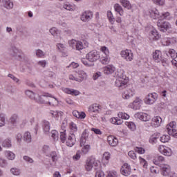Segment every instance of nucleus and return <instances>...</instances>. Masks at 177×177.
Returning <instances> with one entry per match:
<instances>
[{
  "instance_id": "1",
  "label": "nucleus",
  "mask_w": 177,
  "mask_h": 177,
  "mask_svg": "<svg viewBox=\"0 0 177 177\" xmlns=\"http://www.w3.org/2000/svg\"><path fill=\"white\" fill-rule=\"evenodd\" d=\"M118 79L115 81L116 86L118 88H125V85L128 84V80L127 76L124 74V71H122L120 73H118Z\"/></svg>"
},
{
  "instance_id": "2",
  "label": "nucleus",
  "mask_w": 177,
  "mask_h": 177,
  "mask_svg": "<svg viewBox=\"0 0 177 177\" xmlns=\"http://www.w3.org/2000/svg\"><path fill=\"white\" fill-rule=\"evenodd\" d=\"M158 99V95L156 93H149L144 98L145 104H154Z\"/></svg>"
},
{
  "instance_id": "3",
  "label": "nucleus",
  "mask_w": 177,
  "mask_h": 177,
  "mask_svg": "<svg viewBox=\"0 0 177 177\" xmlns=\"http://www.w3.org/2000/svg\"><path fill=\"white\" fill-rule=\"evenodd\" d=\"M10 55L17 60H23V52L16 47L11 48Z\"/></svg>"
},
{
  "instance_id": "4",
  "label": "nucleus",
  "mask_w": 177,
  "mask_h": 177,
  "mask_svg": "<svg viewBox=\"0 0 177 177\" xmlns=\"http://www.w3.org/2000/svg\"><path fill=\"white\" fill-rule=\"evenodd\" d=\"M157 26L160 31H162V32H165V31H168V30L171 28V24L162 19H159L158 21Z\"/></svg>"
},
{
  "instance_id": "5",
  "label": "nucleus",
  "mask_w": 177,
  "mask_h": 177,
  "mask_svg": "<svg viewBox=\"0 0 177 177\" xmlns=\"http://www.w3.org/2000/svg\"><path fill=\"white\" fill-rule=\"evenodd\" d=\"M86 59L88 60V62L93 63V62H96L100 59V55L97 51L92 50L86 55Z\"/></svg>"
},
{
  "instance_id": "6",
  "label": "nucleus",
  "mask_w": 177,
  "mask_h": 177,
  "mask_svg": "<svg viewBox=\"0 0 177 177\" xmlns=\"http://www.w3.org/2000/svg\"><path fill=\"white\" fill-rule=\"evenodd\" d=\"M101 50L103 52V53H104L105 56L100 58V62L102 64H109L110 62V59L109 58V48H107L106 46H103L101 48Z\"/></svg>"
},
{
  "instance_id": "7",
  "label": "nucleus",
  "mask_w": 177,
  "mask_h": 177,
  "mask_svg": "<svg viewBox=\"0 0 177 177\" xmlns=\"http://www.w3.org/2000/svg\"><path fill=\"white\" fill-rule=\"evenodd\" d=\"M120 55L127 62H132L133 60V53H132L131 50H122Z\"/></svg>"
},
{
  "instance_id": "8",
  "label": "nucleus",
  "mask_w": 177,
  "mask_h": 177,
  "mask_svg": "<svg viewBox=\"0 0 177 177\" xmlns=\"http://www.w3.org/2000/svg\"><path fill=\"white\" fill-rule=\"evenodd\" d=\"M93 167L95 169H97V167H99V162L95 160V159H91L86 164V171H91Z\"/></svg>"
},
{
  "instance_id": "9",
  "label": "nucleus",
  "mask_w": 177,
  "mask_h": 177,
  "mask_svg": "<svg viewBox=\"0 0 177 177\" xmlns=\"http://www.w3.org/2000/svg\"><path fill=\"white\" fill-rule=\"evenodd\" d=\"M131 166L128 163H124L120 169V172L124 176H129L131 175Z\"/></svg>"
},
{
  "instance_id": "10",
  "label": "nucleus",
  "mask_w": 177,
  "mask_h": 177,
  "mask_svg": "<svg viewBox=\"0 0 177 177\" xmlns=\"http://www.w3.org/2000/svg\"><path fill=\"white\" fill-rule=\"evenodd\" d=\"M158 151L164 156H167L168 157L172 156V150L169 147H167L164 145H161L158 147Z\"/></svg>"
},
{
  "instance_id": "11",
  "label": "nucleus",
  "mask_w": 177,
  "mask_h": 177,
  "mask_svg": "<svg viewBox=\"0 0 177 177\" xmlns=\"http://www.w3.org/2000/svg\"><path fill=\"white\" fill-rule=\"evenodd\" d=\"M48 97H52V95L48 94V95H40L38 98H35V101L40 104H48Z\"/></svg>"
},
{
  "instance_id": "12",
  "label": "nucleus",
  "mask_w": 177,
  "mask_h": 177,
  "mask_svg": "<svg viewBox=\"0 0 177 177\" xmlns=\"http://www.w3.org/2000/svg\"><path fill=\"white\" fill-rule=\"evenodd\" d=\"M161 122H162V119L160 116H155L152 118L151 122V126L153 128H158L160 125H161Z\"/></svg>"
},
{
  "instance_id": "13",
  "label": "nucleus",
  "mask_w": 177,
  "mask_h": 177,
  "mask_svg": "<svg viewBox=\"0 0 177 177\" xmlns=\"http://www.w3.org/2000/svg\"><path fill=\"white\" fill-rule=\"evenodd\" d=\"M160 172L163 176H168L171 171V166L168 165H162L160 166Z\"/></svg>"
},
{
  "instance_id": "14",
  "label": "nucleus",
  "mask_w": 177,
  "mask_h": 177,
  "mask_svg": "<svg viewBox=\"0 0 177 177\" xmlns=\"http://www.w3.org/2000/svg\"><path fill=\"white\" fill-rule=\"evenodd\" d=\"M135 118H138L141 121H150V115H149L147 113L139 112L135 114Z\"/></svg>"
},
{
  "instance_id": "15",
  "label": "nucleus",
  "mask_w": 177,
  "mask_h": 177,
  "mask_svg": "<svg viewBox=\"0 0 177 177\" xmlns=\"http://www.w3.org/2000/svg\"><path fill=\"white\" fill-rule=\"evenodd\" d=\"M75 135L74 133H70L66 140V146L68 147H73L75 145Z\"/></svg>"
},
{
  "instance_id": "16",
  "label": "nucleus",
  "mask_w": 177,
  "mask_h": 177,
  "mask_svg": "<svg viewBox=\"0 0 177 177\" xmlns=\"http://www.w3.org/2000/svg\"><path fill=\"white\" fill-rule=\"evenodd\" d=\"M92 17H93V12L86 11L82 15L81 20L82 21H89V20L92 19Z\"/></svg>"
},
{
  "instance_id": "17",
  "label": "nucleus",
  "mask_w": 177,
  "mask_h": 177,
  "mask_svg": "<svg viewBox=\"0 0 177 177\" xmlns=\"http://www.w3.org/2000/svg\"><path fill=\"white\" fill-rule=\"evenodd\" d=\"M107 141L109 145L113 147H115V146L118 145V139L113 136H109L107 138Z\"/></svg>"
},
{
  "instance_id": "18",
  "label": "nucleus",
  "mask_w": 177,
  "mask_h": 177,
  "mask_svg": "<svg viewBox=\"0 0 177 177\" xmlns=\"http://www.w3.org/2000/svg\"><path fill=\"white\" fill-rule=\"evenodd\" d=\"M134 95H135V91L132 89H129L125 91L122 93V97L124 99L128 100V99H131V97H132Z\"/></svg>"
},
{
  "instance_id": "19",
  "label": "nucleus",
  "mask_w": 177,
  "mask_h": 177,
  "mask_svg": "<svg viewBox=\"0 0 177 177\" xmlns=\"http://www.w3.org/2000/svg\"><path fill=\"white\" fill-rule=\"evenodd\" d=\"M42 127L44 129V132L46 135H48L49 131H50V123L46 120L43 121Z\"/></svg>"
},
{
  "instance_id": "20",
  "label": "nucleus",
  "mask_w": 177,
  "mask_h": 177,
  "mask_svg": "<svg viewBox=\"0 0 177 177\" xmlns=\"http://www.w3.org/2000/svg\"><path fill=\"white\" fill-rule=\"evenodd\" d=\"M64 92H65V93H68V95H72L73 96H78V95H80V91L74 89H70L69 88H64Z\"/></svg>"
},
{
  "instance_id": "21",
  "label": "nucleus",
  "mask_w": 177,
  "mask_h": 177,
  "mask_svg": "<svg viewBox=\"0 0 177 177\" xmlns=\"http://www.w3.org/2000/svg\"><path fill=\"white\" fill-rule=\"evenodd\" d=\"M115 71V67L113 65H109L104 68V74H113Z\"/></svg>"
},
{
  "instance_id": "22",
  "label": "nucleus",
  "mask_w": 177,
  "mask_h": 177,
  "mask_svg": "<svg viewBox=\"0 0 177 177\" xmlns=\"http://www.w3.org/2000/svg\"><path fill=\"white\" fill-rule=\"evenodd\" d=\"M157 139H160V133H153L149 138V142L154 145V143H157Z\"/></svg>"
},
{
  "instance_id": "23",
  "label": "nucleus",
  "mask_w": 177,
  "mask_h": 177,
  "mask_svg": "<svg viewBox=\"0 0 177 177\" xmlns=\"http://www.w3.org/2000/svg\"><path fill=\"white\" fill-rule=\"evenodd\" d=\"M149 13L151 19H154L155 20L161 17V16H160V12L156 9L151 10Z\"/></svg>"
},
{
  "instance_id": "24",
  "label": "nucleus",
  "mask_w": 177,
  "mask_h": 177,
  "mask_svg": "<svg viewBox=\"0 0 177 177\" xmlns=\"http://www.w3.org/2000/svg\"><path fill=\"white\" fill-rule=\"evenodd\" d=\"M100 109V106L97 104H92L89 106L88 110L92 113H99V110Z\"/></svg>"
},
{
  "instance_id": "25",
  "label": "nucleus",
  "mask_w": 177,
  "mask_h": 177,
  "mask_svg": "<svg viewBox=\"0 0 177 177\" xmlns=\"http://www.w3.org/2000/svg\"><path fill=\"white\" fill-rule=\"evenodd\" d=\"M1 146L8 149L12 147V139L7 138L2 142Z\"/></svg>"
},
{
  "instance_id": "26",
  "label": "nucleus",
  "mask_w": 177,
  "mask_h": 177,
  "mask_svg": "<svg viewBox=\"0 0 177 177\" xmlns=\"http://www.w3.org/2000/svg\"><path fill=\"white\" fill-rule=\"evenodd\" d=\"M25 93L28 97H30V99H32V100H35L37 97V94H35V93L30 90H26Z\"/></svg>"
},
{
  "instance_id": "27",
  "label": "nucleus",
  "mask_w": 177,
  "mask_h": 177,
  "mask_svg": "<svg viewBox=\"0 0 177 177\" xmlns=\"http://www.w3.org/2000/svg\"><path fill=\"white\" fill-rule=\"evenodd\" d=\"M53 98H48V102L47 104H49V106H56L57 105V104L59 103V101H57V99H56V97H52Z\"/></svg>"
},
{
  "instance_id": "28",
  "label": "nucleus",
  "mask_w": 177,
  "mask_h": 177,
  "mask_svg": "<svg viewBox=\"0 0 177 177\" xmlns=\"http://www.w3.org/2000/svg\"><path fill=\"white\" fill-rule=\"evenodd\" d=\"M24 140L26 142V143H30L32 138H31V133L26 131L24 134Z\"/></svg>"
},
{
  "instance_id": "29",
  "label": "nucleus",
  "mask_w": 177,
  "mask_h": 177,
  "mask_svg": "<svg viewBox=\"0 0 177 177\" xmlns=\"http://www.w3.org/2000/svg\"><path fill=\"white\" fill-rule=\"evenodd\" d=\"M17 120H19V115L17 114H13L9 119V122L12 125L17 124Z\"/></svg>"
},
{
  "instance_id": "30",
  "label": "nucleus",
  "mask_w": 177,
  "mask_h": 177,
  "mask_svg": "<svg viewBox=\"0 0 177 177\" xmlns=\"http://www.w3.org/2000/svg\"><path fill=\"white\" fill-rule=\"evenodd\" d=\"M132 108L133 110H139L140 109V100L137 99L132 103Z\"/></svg>"
},
{
  "instance_id": "31",
  "label": "nucleus",
  "mask_w": 177,
  "mask_h": 177,
  "mask_svg": "<svg viewBox=\"0 0 177 177\" xmlns=\"http://www.w3.org/2000/svg\"><path fill=\"white\" fill-rule=\"evenodd\" d=\"M3 4L6 9H12L13 8V3L10 0H3Z\"/></svg>"
},
{
  "instance_id": "32",
  "label": "nucleus",
  "mask_w": 177,
  "mask_h": 177,
  "mask_svg": "<svg viewBox=\"0 0 177 177\" xmlns=\"http://www.w3.org/2000/svg\"><path fill=\"white\" fill-rule=\"evenodd\" d=\"M161 54V51L159 50H156L153 55V58L154 59V60H156V62H157V63H159L160 62V57H161V56H160V55Z\"/></svg>"
},
{
  "instance_id": "33",
  "label": "nucleus",
  "mask_w": 177,
  "mask_h": 177,
  "mask_svg": "<svg viewBox=\"0 0 177 177\" xmlns=\"http://www.w3.org/2000/svg\"><path fill=\"white\" fill-rule=\"evenodd\" d=\"M120 2L124 8H126V9H131L132 8V6L131 5V3L128 0H120Z\"/></svg>"
},
{
  "instance_id": "34",
  "label": "nucleus",
  "mask_w": 177,
  "mask_h": 177,
  "mask_svg": "<svg viewBox=\"0 0 177 177\" xmlns=\"http://www.w3.org/2000/svg\"><path fill=\"white\" fill-rule=\"evenodd\" d=\"M114 9L115 12L119 13L120 16H122V15H124V10H122V7H121L120 4H115Z\"/></svg>"
},
{
  "instance_id": "35",
  "label": "nucleus",
  "mask_w": 177,
  "mask_h": 177,
  "mask_svg": "<svg viewBox=\"0 0 177 177\" xmlns=\"http://www.w3.org/2000/svg\"><path fill=\"white\" fill-rule=\"evenodd\" d=\"M167 132L169 136H171L174 138H177V130L175 129H169V127H167Z\"/></svg>"
},
{
  "instance_id": "36",
  "label": "nucleus",
  "mask_w": 177,
  "mask_h": 177,
  "mask_svg": "<svg viewBox=\"0 0 177 177\" xmlns=\"http://www.w3.org/2000/svg\"><path fill=\"white\" fill-rule=\"evenodd\" d=\"M151 34L152 35L153 39H156V40L160 39L161 37V35L158 34V32H157V30L156 29H153V30H151Z\"/></svg>"
},
{
  "instance_id": "37",
  "label": "nucleus",
  "mask_w": 177,
  "mask_h": 177,
  "mask_svg": "<svg viewBox=\"0 0 177 177\" xmlns=\"http://www.w3.org/2000/svg\"><path fill=\"white\" fill-rule=\"evenodd\" d=\"M5 154L8 160H15V158L16 157L15 153L10 151H6Z\"/></svg>"
},
{
  "instance_id": "38",
  "label": "nucleus",
  "mask_w": 177,
  "mask_h": 177,
  "mask_svg": "<svg viewBox=\"0 0 177 177\" xmlns=\"http://www.w3.org/2000/svg\"><path fill=\"white\" fill-rule=\"evenodd\" d=\"M5 117H6L5 113L0 114V127H4V125L6 124Z\"/></svg>"
},
{
  "instance_id": "39",
  "label": "nucleus",
  "mask_w": 177,
  "mask_h": 177,
  "mask_svg": "<svg viewBox=\"0 0 177 177\" xmlns=\"http://www.w3.org/2000/svg\"><path fill=\"white\" fill-rule=\"evenodd\" d=\"M170 139L171 137L169 135H163L162 137H160V140L162 142V143H167V142H169Z\"/></svg>"
},
{
  "instance_id": "40",
  "label": "nucleus",
  "mask_w": 177,
  "mask_h": 177,
  "mask_svg": "<svg viewBox=\"0 0 177 177\" xmlns=\"http://www.w3.org/2000/svg\"><path fill=\"white\" fill-rule=\"evenodd\" d=\"M53 162H56L57 160H59V157H57V153L56 151H52L50 154Z\"/></svg>"
},
{
  "instance_id": "41",
  "label": "nucleus",
  "mask_w": 177,
  "mask_h": 177,
  "mask_svg": "<svg viewBox=\"0 0 177 177\" xmlns=\"http://www.w3.org/2000/svg\"><path fill=\"white\" fill-rule=\"evenodd\" d=\"M66 130L62 129V131H60V139L62 143H64L66 142Z\"/></svg>"
},
{
  "instance_id": "42",
  "label": "nucleus",
  "mask_w": 177,
  "mask_h": 177,
  "mask_svg": "<svg viewBox=\"0 0 177 177\" xmlns=\"http://www.w3.org/2000/svg\"><path fill=\"white\" fill-rule=\"evenodd\" d=\"M162 161H164V157L159 156L158 157H156L154 160H153V162L154 164H156V165H158V162H162Z\"/></svg>"
},
{
  "instance_id": "43",
  "label": "nucleus",
  "mask_w": 177,
  "mask_h": 177,
  "mask_svg": "<svg viewBox=\"0 0 177 177\" xmlns=\"http://www.w3.org/2000/svg\"><path fill=\"white\" fill-rule=\"evenodd\" d=\"M107 17L111 23H114L115 21L114 19V16H113V13L111 11H108L107 12Z\"/></svg>"
},
{
  "instance_id": "44",
  "label": "nucleus",
  "mask_w": 177,
  "mask_h": 177,
  "mask_svg": "<svg viewBox=\"0 0 177 177\" xmlns=\"http://www.w3.org/2000/svg\"><path fill=\"white\" fill-rule=\"evenodd\" d=\"M118 117L121 118L122 120H129V115H128L126 113H119Z\"/></svg>"
},
{
  "instance_id": "45",
  "label": "nucleus",
  "mask_w": 177,
  "mask_h": 177,
  "mask_svg": "<svg viewBox=\"0 0 177 177\" xmlns=\"http://www.w3.org/2000/svg\"><path fill=\"white\" fill-rule=\"evenodd\" d=\"M10 172H11V174H12V175H15V176L20 175V174H21L20 169H19L17 168H12L10 169Z\"/></svg>"
},
{
  "instance_id": "46",
  "label": "nucleus",
  "mask_w": 177,
  "mask_h": 177,
  "mask_svg": "<svg viewBox=\"0 0 177 177\" xmlns=\"http://www.w3.org/2000/svg\"><path fill=\"white\" fill-rule=\"evenodd\" d=\"M152 1L156 5H159L160 6H162L165 4V0H152Z\"/></svg>"
},
{
  "instance_id": "47",
  "label": "nucleus",
  "mask_w": 177,
  "mask_h": 177,
  "mask_svg": "<svg viewBox=\"0 0 177 177\" xmlns=\"http://www.w3.org/2000/svg\"><path fill=\"white\" fill-rule=\"evenodd\" d=\"M127 127L129 129H131V131H135V129H136V125L133 122H128Z\"/></svg>"
},
{
  "instance_id": "48",
  "label": "nucleus",
  "mask_w": 177,
  "mask_h": 177,
  "mask_svg": "<svg viewBox=\"0 0 177 177\" xmlns=\"http://www.w3.org/2000/svg\"><path fill=\"white\" fill-rule=\"evenodd\" d=\"M6 165H8V162L6 161V160L0 158V167H1V168H5Z\"/></svg>"
},
{
  "instance_id": "49",
  "label": "nucleus",
  "mask_w": 177,
  "mask_h": 177,
  "mask_svg": "<svg viewBox=\"0 0 177 177\" xmlns=\"http://www.w3.org/2000/svg\"><path fill=\"white\" fill-rule=\"evenodd\" d=\"M84 48V44H82V41H77V44H76L75 49L77 50H82Z\"/></svg>"
},
{
  "instance_id": "50",
  "label": "nucleus",
  "mask_w": 177,
  "mask_h": 177,
  "mask_svg": "<svg viewBox=\"0 0 177 177\" xmlns=\"http://www.w3.org/2000/svg\"><path fill=\"white\" fill-rule=\"evenodd\" d=\"M57 135H58L57 131L53 130L51 131V136L54 139V140H57V139H59V137L57 136Z\"/></svg>"
},
{
  "instance_id": "51",
  "label": "nucleus",
  "mask_w": 177,
  "mask_h": 177,
  "mask_svg": "<svg viewBox=\"0 0 177 177\" xmlns=\"http://www.w3.org/2000/svg\"><path fill=\"white\" fill-rule=\"evenodd\" d=\"M77 43L78 41L72 39L69 41V46H71V48H73V49H75Z\"/></svg>"
},
{
  "instance_id": "52",
  "label": "nucleus",
  "mask_w": 177,
  "mask_h": 177,
  "mask_svg": "<svg viewBox=\"0 0 177 177\" xmlns=\"http://www.w3.org/2000/svg\"><path fill=\"white\" fill-rule=\"evenodd\" d=\"M36 55L37 57H44L45 56V53L42 50L38 49L36 50Z\"/></svg>"
},
{
  "instance_id": "53",
  "label": "nucleus",
  "mask_w": 177,
  "mask_h": 177,
  "mask_svg": "<svg viewBox=\"0 0 177 177\" xmlns=\"http://www.w3.org/2000/svg\"><path fill=\"white\" fill-rule=\"evenodd\" d=\"M8 77H9L10 78H11V80H14L15 82H16V84H20V80H19L17 77H16L15 75H12V74H8Z\"/></svg>"
},
{
  "instance_id": "54",
  "label": "nucleus",
  "mask_w": 177,
  "mask_h": 177,
  "mask_svg": "<svg viewBox=\"0 0 177 177\" xmlns=\"http://www.w3.org/2000/svg\"><path fill=\"white\" fill-rule=\"evenodd\" d=\"M84 147L82 148V152L84 154H86V153H88V151H89V149H91V146L89 145H83Z\"/></svg>"
},
{
  "instance_id": "55",
  "label": "nucleus",
  "mask_w": 177,
  "mask_h": 177,
  "mask_svg": "<svg viewBox=\"0 0 177 177\" xmlns=\"http://www.w3.org/2000/svg\"><path fill=\"white\" fill-rule=\"evenodd\" d=\"M135 151H136V153H138V154H145V149L142 147H136L135 148Z\"/></svg>"
},
{
  "instance_id": "56",
  "label": "nucleus",
  "mask_w": 177,
  "mask_h": 177,
  "mask_svg": "<svg viewBox=\"0 0 177 177\" xmlns=\"http://www.w3.org/2000/svg\"><path fill=\"white\" fill-rule=\"evenodd\" d=\"M24 161H26V162H29L30 164H32V162H34V160L30 158V156H24Z\"/></svg>"
},
{
  "instance_id": "57",
  "label": "nucleus",
  "mask_w": 177,
  "mask_h": 177,
  "mask_svg": "<svg viewBox=\"0 0 177 177\" xmlns=\"http://www.w3.org/2000/svg\"><path fill=\"white\" fill-rule=\"evenodd\" d=\"M64 9H66V10H69L70 12H73V6L71 4H64L63 6Z\"/></svg>"
},
{
  "instance_id": "58",
  "label": "nucleus",
  "mask_w": 177,
  "mask_h": 177,
  "mask_svg": "<svg viewBox=\"0 0 177 177\" xmlns=\"http://www.w3.org/2000/svg\"><path fill=\"white\" fill-rule=\"evenodd\" d=\"M140 164H143L144 168H147V162L146 160L143 159L142 157H139Z\"/></svg>"
},
{
  "instance_id": "59",
  "label": "nucleus",
  "mask_w": 177,
  "mask_h": 177,
  "mask_svg": "<svg viewBox=\"0 0 177 177\" xmlns=\"http://www.w3.org/2000/svg\"><path fill=\"white\" fill-rule=\"evenodd\" d=\"M95 177H104V172L102 170H98L95 172Z\"/></svg>"
},
{
  "instance_id": "60",
  "label": "nucleus",
  "mask_w": 177,
  "mask_h": 177,
  "mask_svg": "<svg viewBox=\"0 0 177 177\" xmlns=\"http://www.w3.org/2000/svg\"><path fill=\"white\" fill-rule=\"evenodd\" d=\"M129 156L133 159V160H136L137 156H136V153H135V151H130L128 153Z\"/></svg>"
},
{
  "instance_id": "61",
  "label": "nucleus",
  "mask_w": 177,
  "mask_h": 177,
  "mask_svg": "<svg viewBox=\"0 0 177 177\" xmlns=\"http://www.w3.org/2000/svg\"><path fill=\"white\" fill-rule=\"evenodd\" d=\"M169 53L171 57H172L173 59H175V57H176V52L175 51V50L170 49L169 50Z\"/></svg>"
},
{
  "instance_id": "62",
  "label": "nucleus",
  "mask_w": 177,
  "mask_h": 177,
  "mask_svg": "<svg viewBox=\"0 0 177 177\" xmlns=\"http://www.w3.org/2000/svg\"><path fill=\"white\" fill-rule=\"evenodd\" d=\"M73 160L75 161H78L81 158V153H80V151H78L75 156L73 157Z\"/></svg>"
},
{
  "instance_id": "63",
  "label": "nucleus",
  "mask_w": 177,
  "mask_h": 177,
  "mask_svg": "<svg viewBox=\"0 0 177 177\" xmlns=\"http://www.w3.org/2000/svg\"><path fill=\"white\" fill-rule=\"evenodd\" d=\"M50 32L52 35L55 37V35H57V28H52L50 29Z\"/></svg>"
},
{
  "instance_id": "64",
  "label": "nucleus",
  "mask_w": 177,
  "mask_h": 177,
  "mask_svg": "<svg viewBox=\"0 0 177 177\" xmlns=\"http://www.w3.org/2000/svg\"><path fill=\"white\" fill-rule=\"evenodd\" d=\"M106 177H118L116 171H111Z\"/></svg>"
}]
</instances>
